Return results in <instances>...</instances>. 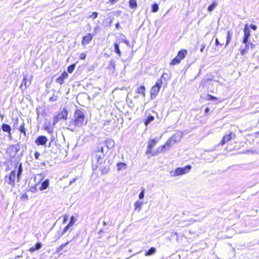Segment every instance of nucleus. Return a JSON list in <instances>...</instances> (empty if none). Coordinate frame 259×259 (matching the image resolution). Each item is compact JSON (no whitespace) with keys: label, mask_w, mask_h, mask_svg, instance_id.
Instances as JSON below:
<instances>
[{"label":"nucleus","mask_w":259,"mask_h":259,"mask_svg":"<svg viewBox=\"0 0 259 259\" xmlns=\"http://www.w3.org/2000/svg\"><path fill=\"white\" fill-rule=\"evenodd\" d=\"M74 119L72 120L68 124L71 130L73 131L77 127H80L83 124L84 121V114L82 111L77 109L74 113Z\"/></svg>","instance_id":"obj_1"},{"label":"nucleus","mask_w":259,"mask_h":259,"mask_svg":"<svg viewBox=\"0 0 259 259\" xmlns=\"http://www.w3.org/2000/svg\"><path fill=\"white\" fill-rule=\"evenodd\" d=\"M103 150V147H99L97 151L93 152L92 161L93 170L96 169L103 162L105 156Z\"/></svg>","instance_id":"obj_2"},{"label":"nucleus","mask_w":259,"mask_h":259,"mask_svg":"<svg viewBox=\"0 0 259 259\" xmlns=\"http://www.w3.org/2000/svg\"><path fill=\"white\" fill-rule=\"evenodd\" d=\"M22 172V168L21 164L19 165L17 171L16 172V170H12L10 175H7L5 177V181L10 186L14 187L15 185V178L17 175V177L18 180H19V178Z\"/></svg>","instance_id":"obj_3"},{"label":"nucleus","mask_w":259,"mask_h":259,"mask_svg":"<svg viewBox=\"0 0 259 259\" xmlns=\"http://www.w3.org/2000/svg\"><path fill=\"white\" fill-rule=\"evenodd\" d=\"M162 80L158 79L156 84L153 86L150 91L151 98L153 99H155L158 95L160 89L162 87Z\"/></svg>","instance_id":"obj_4"},{"label":"nucleus","mask_w":259,"mask_h":259,"mask_svg":"<svg viewBox=\"0 0 259 259\" xmlns=\"http://www.w3.org/2000/svg\"><path fill=\"white\" fill-rule=\"evenodd\" d=\"M187 54V51L183 50L178 52L177 56L172 60L170 62L171 65H176L179 64L181 60L183 59Z\"/></svg>","instance_id":"obj_5"},{"label":"nucleus","mask_w":259,"mask_h":259,"mask_svg":"<svg viewBox=\"0 0 259 259\" xmlns=\"http://www.w3.org/2000/svg\"><path fill=\"white\" fill-rule=\"evenodd\" d=\"M20 146L19 144L16 145H11L7 149V153L9 154L10 156L14 157L18 152L20 150Z\"/></svg>","instance_id":"obj_6"},{"label":"nucleus","mask_w":259,"mask_h":259,"mask_svg":"<svg viewBox=\"0 0 259 259\" xmlns=\"http://www.w3.org/2000/svg\"><path fill=\"white\" fill-rule=\"evenodd\" d=\"M181 138L182 135L181 134H176L171 137V138L166 142L165 145L168 147V148H170L171 146L179 142L181 140Z\"/></svg>","instance_id":"obj_7"},{"label":"nucleus","mask_w":259,"mask_h":259,"mask_svg":"<svg viewBox=\"0 0 259 259\" xmlns=\"http://www.w3.org/2000/svg\"><path fill=\"white\" fill-rule=\"evenodd\" d=\"M191 168L190 165H188L184 167H178L175 170L174 176H180L188 172Z\"/></svg>","instance_id":"obj_8"},{"label":"nucleus","mask_w":259,"mask_h":259,"mask_svg":"<svg viewBox=\"0 0 259 259\" xmlns=\"http://www.w3.org/2000/svg\"><path fill=\"white\" fill-rule=\"evenodd\" d=\"M157 141L156 139H152L149 141L148 145L147 146V150L146 151L147 154H151L152 156L156 154V152H154L152 151V148L156 145Z\"/></svg>","instance_id":"obj_9"},{"label":"nucleus","mask_w":259,"mask_h":259,"mask_svg":"<svg viewBox=\"0 0 259 259\" xmlns=\"http://www.w3.org/2000/svg\"><path fill=\"white\" fill-rule=\"evenodd\" d=\"M23 78L20 88L22 90H25L30 85L31 80L28 79L27 74H23Z\"/></svg>","instance_id":"obj_10"},{"label":"nucleus","mask_w":259,"mask_h":259,"mask_svg":"<svg viewBox=\"0 0 259 259\" xmlns=\"http://www.w3.org/2000/svg\"><path fill=\"white\" fill-rule=\"evenodd\" d=\"M243 32H244V38L243 39V43L247 44V43H248V39L250 36L249 28L247 24H246L245 25V27L243 29Z\"/></svg>","instance_id":"obj_11"},{"label":"nucleus","mask_w":259,"mask_h":259,"mask_svg":"<svg viewBox=\"0 0 259 259\" xmlns=\"http://www.w3.org/2000/svg\"><path fill=\"white\" fill-rule=\"evenodd\" d=\"M94 35V34L88 33L87 35L83 36L81 41V44L83 46H86L89 44L92 40Z\"/></svg>","instance_id":"obj_12"},{"label":"nucleus","mask_w":259,"mask_h":259,"mask_svg":"<svg viewBox=\"0 0 259 259\" xmlns=\"http://www.w3.org/2000/svg\"><path fill=\"white\" fill-rule=\"evenodd\" d=\"M48 141V139L44 136H38L35 141V143L37 145H45Z\"/></svg>","instance_id":"obj_13"},{"label":"nucleus","mask_w":259,"mask_h":259,"mask_svg":"<svg viewBox=\"0 0 259 259\" xmlns=\"http://www.w3.org/2000/svg\"><path fill=\"white\" fill-rule=\"evenodd\" d=\"M233 136H235V135L232 133H230L229 134L226 135L223 137V138L221 141V145H223L225 143L230 141L233 138Z\"/></svg>","instance_id":"obj_14"},{"label":"nucleus","mask_w":259,"mask_h":259,"mask_svg":"<svg viewBox=\"0 0 259 259\" xmlns=\"http://www.w3.org/2000/svg\"><path fill=\"white\" fill-rule=\"evenodd\" d=\"M57 115L58 118H60V119H66L68 115L67 110L64 108Z\"/></svg>","instance_id":"obj_15"},{"label":"nucleus","mask_w":259,"mask_h":259,"mask_svg":"<svg viewBox=\"0 0 259 259\" xmlns=\"http://www.w3.org/2000/svg\"><path fill=\"white\" fill-rule=\"evenodd\" d=\"M245 47H241L239 49V52L241 55H244L246 54L249 49V45L248 43L245 44Z\"/></svg>","instance_id":"obj_16"},{"label":"nucleus","mask_w":259,"mask_h":259,"mask_svg":"<svg viewBox=\"0 0 259 259\" xmlns=\"http://www.w3.org/2000/svg\"><path fill=\"white\" fill-rule=\"evenodd\" d=\"M41 246L42 244L40 242H38L35 245L34 247H30L29 249V251L30 252H33L34 251L39 249Z\"/></svg>","instance_id":"obj_17"},{"label":"nucleus","mask_w":259,"mask_h":259,"mask_svg":"<svg viewBox=\"0 0 259 259\" xmlns=\"http://www.w3.org/2000/svg\"><path fill=\"white\" fill-rule=\"evenodd\" d=\"M156 249L155 247H151L148 251H146L145 255L150 256L155 253Z\"/></svg>","instance_id":"obj_18"},{"label":"nucleus","mask_w":259,"mask_h":259,"mask_svg":"<svg viewBox=\"0 0 259 259\" xmlns=\"http://www.w3.org/2000/svg\"><path fill=\"white\" fill-rule=\"evenodd\" d=\"M2 129L5 132H7L10 134L11 127V126L7 124H3L2 125Z\"/></svg>","instance_id":"obj_19"},{"label":"nucleus","mask_w":259,"mask_h":259,"mask_svg":"<svg viewBox=\"0 0 259 259\" xmlns=\"http://www.w3.org/2000/svg\"><path fill=\"white\" fill-rule=\"evenodd\" d=\"M106 146L108 149H110L114 146V141L112 139H109L106 141Z\"/></svg>","instance_id":"obj_20"},{"label":"nucleus","mask_w":259,"mask_h":259,"mask_svg":"<svg viewBox=\"0 0 259 259\" xmlns=\"http://www.w3.org/2000/svg\"><path fill=\"white\" fill-rule=\"evenodd\" d=\"M49 185V181L48 180H46L41 183V186L39 188L40 190L42 191L46 189L48 187Z\"/></svg>","instance_id":"obj_21"},{"label":"nucleus","mask_w":259,"mask_h":259,"mask_svg":"<svg viewBox=\"0 0 259 259\" xmlns=\"http://www.w3.org/2000/svg\"><path fill=\"white\" fill-rule=\"evenodd\" d=\"M142 202L137 201L135 203V209L138 210V211H140L142 208Z\"/></svg>","instance_id":"obj_22"},{"label":"nucleus","mask_w":259,"mask_h":259,"mask_svg":"<svg viewBox=\"0 0 259 259\" xmlns=\"http://www.w3.org/2000/svg\"><path fill=\"white\" fill-rule=\"evenodd\" d=\"M232 35V33L230 31H228L227 32V35L226 36L227 40H226V43L225 47L227 46L228 45V44L230 43V42L231 40Z\"/></svg>","instance_id":"obj_23"},{"label":"nucleus","mask_w":259,"mask_h":259,"mask_svg":"<svg viewBox=\"0 0 259 259\" xmlns=\"http://www.w3.org/2000/svg\"><path fill=\"white\" fill-rule=\"evenodd\" d=\"M154 117L153 116H152L151 115H148L147 119L145 121V122H144L145 124L146 125H147L150 123H151L152 121H153L154 120Z\"/></svg>","instance_id":"obj_24"},{"label":"nucleus","mask_w":259,"mask_h":259,"mask_svg":"<svg viewBox=\"0 0 259 259\" xmlns=\"http://www.w3.org/2000/svg\"><path fill=\"white\" fill-rule=\"evenodd\" d=\"M129 6L131 9H135L137 7L136 0H130Z\"/></svg>","instance_id":"obj_25"},{"label":"nucleus","mask_w":259,"mask_h":259,"mask_svg":"<svg viewBox=\"0 0 259 259\" xmlns=\"http://www.w3.org/2000/svg\"><path fill=\"white\" fill-rule=\"evenodd\" d=\"M108 68L109 69L114 70L115 68V62L114 59H111L109 62V65Z\"/></svg>","instance_id":"obj_26"},{"label":"nucleus","mask_w":259,"mask_h":259,"mask_svg":"<svg viewBox=\"0 0 259 259\" xmlns=\"http://www.w3.org/2000/svg\"><path fill=\"white\" fill-rule=\"evenodd\" d=\"M126 164L124 163H118L117 165L118 170H120L122 169H125L126 168Z\"/></svg>","instance_id":"obj_27"},{"label":"nucleus","mask_w":259,"mask_h":259,"mask_svg":"<svg viewBox=\"0 0 259 259\" xmlns=\"http://www.w3.org/2000/svg\"><path fill=\"white\" fill-rule=\"evenodd\" d=\"M138 93L142 94L145 96V88L144 85H141L137 89Z\"/></svg>","instance_id":"obj_28"},{"label":"nucleus","mask_w":259,"mask_h":259,"mask_svg":"<svg viewBox=\"0 0 259 259\" xmlns=\"http://www.w3.org/2000/svg\"><path fill=\"white\" fill-rule=\"evenodd\" d=\"M24 125L25 123L24 122H22L20 127H19V130L21 133H23L24 135H26V130L25 128Z\"/></svg>","instance_id":"obj_29"},{"label":"nucleus","mask_w":259,"mask_h":259,"mask_svg":"<svg viewBox=\"0 0 259 259\" xmlns=\"http://www.w3.org/2000/svg\"><path fill=\"white\" fill-rule=\"evenodd\" d=\"M217 4L215 2H213L210 6H208L207 10L209 12L212 11L217 6Z\"/></svg>","instance_id":"obj_30"},{"label":"nucleus","mask_w":259,"mask_h":259,"mask_svg":"<svg viewBox=\"0 0 259 259\" xmlns=\"http://www.w3.org/2000/svg\"><path fill=\"white\" fill-rule=\"evenodd\" d=\"M114 49H115V52L117 54H118V55L119 56H120L121 52H120V51L119 50V45H118V44L117 43H115L114 44Z\"/></svg>","instance_id":"obj_31"},{"label":"nucleus","mask_w":259,"mask_h":259,"mask_svg":"<svg viewBox=\"0 0 259 259\" xmlns=\"http://www.w3.org/2000/svg\"><path fill=\"white\" fill-rule=\"evenodd\" d=\"M75 67V64H73L68 66L67 71L69 73H71L74 71Z\"/></svg>","instance_id":"obj_32"},{"label":"nucleus","mask_w":259,"mask_h":259,"mask_svg":"<svg viewBox=\"0 0 259 259\" xmlns=\"http://www.w3.org/2000/svg\"><path fill=\"white\" fill-rule=\"evenodd\" d=\"M159 7L157 4H154L152 6V12L153 13L157 12L158 10Z\"/></svg>","instance_id":"obj_33"},{"label":"nucleus","mask_w":259,"mask_h":259,"mask_svg":"<svg viewBox=\"0 0 259 259\" xmlns=\"http://www.w3.org/2000/svg\"><path fill=\"white\" fill-rule=\"evenodd\" d=\"M166 146L165 144L163 146H160L157 148L156 151H154V152H156V154H157V153L161 152L163 149L166 148Z\"/></svg>","instance_id":"obj_34"},{"label":"nucleus","mask_w":259,"mask_h":259,"mask_svg":"<svg viewBox=\"0 0 259 259\" xmlns=\"http://www.w3.org/2000/svg\"><path fill=\"white\" fill-rule=\"evenodd\" d=\"M69 242L67 241L65 243L61 244L57 249V251L59 252L61 251L66 245H67L69 244Z\"/></svg>","instance_id":"obj_35"},{"label":"nucleus","mask_w":259,"mask_h":259,"mask_svg":"<svg viewBox=\"0 0 259 259\" xmlns=\"http://www.w3.org/2000/svg\"><path fill=\"white\" fill-rule=\"evenodd\" d=\"M109 171V168L108 167H104L101 170V172H102V174H103V175H106L107 174Z\"/></svg>","instance_id":"obj_36"},{"label":"nucleus","mask_w":259,"mask_h":259,"mask_svg":"<svg viewBox=\"0 0 259 259\" xmlns=\"http://www.w3.org/2000/svg\"><path fill=\"white\" fill-rule=\"evenodd\" d=\"M98 15V13L97 12H93L92 15L89 16V18H92L93 19H96Z\"/></svg>","instance_id":"obj_37"},{"label":"nucleus","mask_w":259,"mask_h":259,"mask_svg":"<svg viewBox=\"0 0 259 259\" xmlns=\"http://www.w3.org/2000/svg\"><path fill=\"white\" fill-rule=\"evenodd\" d=\"M64 79H63L60 76L57 78L56 79V82L60 84H62L63 83H64Z\"/></svg>","instance_id":"obj_38"},{"label":"nucleus","mask_w":259,"mask_h":259,"mask_svg":"<svg viewBox=\"0 0 259 259\" xmlns=\"http://www.w3.org/2000/svg\"><path fill=\"white\" fill-rule=\"evenodd\" d=\"M75 221V220L74 217L72 216L71 217L70 222H69V223L68 225H69V226L71 227L74 224Z\"/></svg>","instance_id":"obj_39"},{"label":"nucleus","mask_w":259,"mask_h":259,"mask_svg":"<svg viewBox=\"0 0 259 259\" xmlns=\"http://www.w3.org/2000/svg\"><path fill=\"white\" fill-rule=\"evenodd\" d=\"M63 79H66L67 78H68V73L65 72V71H64L61 75L60 76Z\"/></svg>","instance_id":"obj_40"},{"label":"nucleus","mask_w":259,"mask_h":259,"mask_svg":"<svg viewBox=\"0 0 259 259\" xmlns=\"http://www.w3.org/2000/svg\"><path fill=\"white\" fill-rule=\"evenodd\" d=\"M45 129L46 131H47L50 134H52L53 132V129L49 126H46L45 127Z\"/></svg>","instance_id":"obj_41"},{"label":"nucleus","mask_w":259,"mask_h":259,"mask_svg":"<svg viewBox=\"0 0 259 259\" xmlns=\"http://www.w3.org/2000/svg\"><path fill=\"white\" fill-rule=\"evenodd\" d=\"M71 226H69V225H67L64 228V229L63 230V232H62V235H64L65 233H66L67 232V231H68V230L69 229V228Z\"/></svg>","instance_id":"obj_42"},{"label":"nucleus","mask_w":259,"mask_h":259,"mask_svg":"<svg viewBox=\"0 0 259 259\" xmlns=\"http://www.w3.org/2000/svg\"><path fill=\"white\" fill-rule=\"evenodd\" d=\"M60 119V118H58V115L55 116L53 119V125H55L58 122V120Z\"/></svg>","instance_id":"obj_43"},{"label":"nucleus","mask_w":259,"mask_h":259,"mask_svg":"<svg viewBox=\"0 0 259 259\" xmlns=\"http://www.w3.org/2000/svg\"><path fill=\"white\" fill-rule=\"evenodd\" d=\"M144 197V190L143 189V190L140 192L139 197L140 199H142Z\"/></svg>","instance_id":"obj_44"},{"label":"nucleus","mask_w":259,"mask_h":259,"mask_svg":"<svg viewBox=\"0 0 259 259\" xmlns=\"http://www.w3.org/2000/svg\"><path fill=\"white\" fill-rule=\"evenodd\" d=\"M57 100V96H53V97H51L49 100L51 102H54L56 101Z\"/></svg>","instance_id":"obj_45"},{"label":"nucleus","mask_w":259,"mask_h":259,"mask_svg":"<svg viewBox=\"0 0 259 259\" xmlns=\"http://www.w3.org/2000/svg\"><path fill=\"white\" fill-rule=\"evenodd\" d=\"M207 97H208V100H209L213 101V100L217 99L216 97L212 96L211 95H208Z\"/></svg>","instance_id":"obj_46"},{"label":"nucleus","mask_w":259,"mask_h":259,"mask_svg":"<svg viewBox=\"0 0 259 259\" xmlns=\"http://www.w3.org/2000/svg\"><path fill=\"white\" fill-rule=\"evenodd\" d=\"M40 153L38 152H35L34 153V157L36 159H38L40 157Z\"/></svg>","instance_id":"obj_47"},{"label":"nucleus","mask_w":259,"mask_h":259,"mask_svg":"<svg viewBox=\"0 0 259 259\" xmlns=\"http://www.w3.org/2000/svg\"><path fill=\"white\" fill-rule=\"evenodd\" d=\"M86 57V54L84 53H81L79 56V58L81 60L85 59Z\"/></svg>","instance_id":"obj_48"},{"label":"nucleus","mask_w":259,"mask_h":259,"mask_svg":"<svg viewBox=\"0 0 259 259\" xmlns=\"http://www.w3.org/2000/svg\"><path fill=\"white\" fill-rule=\"evenodd\" d=\"M248 44H249V48H250V49L251 50H253V49H254L255 48V46L254 44H253L252 42L248 43Z\"/></svg>","instance_id":"obj_49"},{"label":"nucleus","mask_w":259,"mask_h":259,"mask_svg":"<svg viewBox=\"0 0 259 259\" xmlns=\"http://www.w3.org/2000/svg\"><path fill=\"white\" fill-rule=\"evenodd\" d=\"M250 28L253 29V30H255L257 28V26L255 25L251 24L250 25Z\"/></svg>","instance_id":"obj_50"},{"label":"nucleus","mask_w":259,"mask_h":259,"mask_svg":"<svg viewBox=\"0 0 259 259\" xmlns=\"http://www.w3.org/2000/svg\"><path fill=\"white\" fill-rule=\"evenodd\" d=\"M189 222L190 223V224H192L193 223H194V222H196L197 221L195 220H192V219H191L190 220H188V221H185L184 222Z\"/></svg>","instance_id":"obj_51"},{"label":"nucleus","mask_w":259,"mask_h":259,"mask_svg":"<svg viewBox=\"0 0 259 259\" xmlns=\"http://www.w3.org/2000/svg\"><path fill=\"white\" fill-rule=\"evenodd\" d=\"M215 44L217 46H218L219 45H221L218 38L215 39Z\"/></svg>","instance_id":"obj_52"},{"label":"nucleus","mask_w":259,"mask_h":259,"mask_svg":"<svg viewBox=\"0 0 259 259\" xmlns=\"http://www.w3.org/2000/svg\"><path fill=\"white\" fill-rule=\"evenodd\" d=\"M167 73H164L162 74V75H161V78L159 79H164L165 78V75H167Z\"/></svg>","instance_id":"obj_53"},{"label":"nucleus","mask_w":259,"mask_h":259,"mask_svg":"<svg viewBox=\"0 0 259 259\" xmlns=\"http://www.w3.org/2000/svg\"><path fill=\"white\" fill-rule=\"evenodd\" d=\"M16 121L17 122V123H14V127L16 128H18V126H17V123H18V119H17L16 120Z\"/></svg>","instance_id":"obj_54"},{"label":"nucleus","mask_w":259,"mask_h":259,"mask_svg":"<svg viewBox=\"0 0 259 259\" xmlns=\"http://www.w3.org/2000/svg\"><path fill=\"white\" fill-rule=\"evenodd\" d=\"M205 48V45H201V48L200 49V52H203V50H204V49Z\"/></svg>","instance_id":"obj_55"},{"label":"nucleus","mask_w":259,"mask_h":259,"mask_svg":"<svg viewBox=\"0 0 259 259\" xmlns=\"http://www.w3.org/2000/svg\"><path fill=\"white\" fill-rule=\"evenodd\" d=\"M209 111V108L208 107H206L204 110L205 113H207Z\"/></svg>","instance_id":"obj_56"},{"label":"nucleus","mask_w":259,"mask_h":259,"mask_svg":"<svg viewBox=\"0 0 259 259\" xmlns=\"http://www.w3.org/2000/svg\"><path fill=\"white\" fill-rule=\"evenodd\" d=\"M116 1V0H109V2L111 4L114 3Z\"/></svg>","instance_id":"obj_57"},{"label":"nucleus","mask_w":259,"mask_h":259,"mask_svg":"<svg viewBox=\"0 0 259 259\" xmlns=\"http://www.w3.org/2000/svg\"><path fill=\"white\" fill-rule=\"evenodd\" d=\"M115 27L118 29L119 27V23H117L115 25Z\"/></svg>","instance_id":"obj_58"},{"label":"nucleus","mask_w":259,"mask_h":259,"mask_svg":"<svg viewBox=\"0 0 259 259\" xmlns=\"http://www.w3.org/2000/svg\"><path fill=\"white\" fill-rule=\"evenodd\" d=\"M75 180H75V179H72V180H71L70 181V184H72L73 183H74V182L75 181Z\"/></svg>","instance_id":"obj_59"},{"label":"nucleus","mask_w":259,"mask_h":259,"mask_svg":"<svg viewBox=\"0 0 259 259\" xmlns=\"http://www.w3.org/2000/svg\"><path fill=\"white\" fill-rule=\"evenodd\" d=\"M37 177H39V179H40V178H41V175H38V176H37Z\"/></svg>","instance_id":"obj_60"},{"label":"nucleus","mask_w":259,"mask_h":259,"mask_svg":"<svg viewBox=\"0 0 259 259\" xmlns=\"http://www.w3.org/2000/svg\"><path fill=\"white\" fill-rule=\"evenodd\" d=\"M124 42L126 43V44H128V41H126V40H125Z\"/></svg>","instance_id":"obj_61"},{"label":"nucleus","mask_w":259,"mask_h":259,"mask_svg":"<svg viewBox=\"0 0 259 259\" xmlns=\"http://www.w3.org/2000/svg\"><path fill=\"white\" fill-rule=\"evenodd\" d=\"M106 225V222H104V225Z\"/></svg>","instance_id":"obj_62"},{"label":"nucleus","mask_w":259,"mask_h":259,"mask_svg":"<svg viewBox=\"0 0 259 259\" xmlns=\"http://www.w3.org/2000/svg\"><path fill=\"white\" fill-rule=\"evenodd\" d=\"M0 116H1V117H2V118H3V115H1H1H0Z\"/></svg>","instance_id":"obj_63"},{"label":"nucleus","mask_w":259,"mask_h":259,"mask_svg":"<svg viewBox=\"0 0 259 259\" xmlns=\"http://www.w3.org/2000/svg\"><path fill=\"white\" fill-rule=\"evenodd\" d=\"M111 22H112V20H110V24H111Z\"/></svg>","instance_id":"obj_64"}]
</instances>
